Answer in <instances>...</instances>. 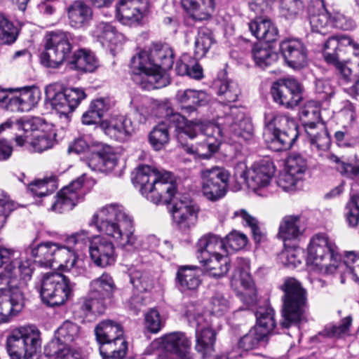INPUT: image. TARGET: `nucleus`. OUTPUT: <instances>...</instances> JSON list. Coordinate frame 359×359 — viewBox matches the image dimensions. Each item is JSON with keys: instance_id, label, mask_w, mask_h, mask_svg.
Returning <instances> with one entry per match:
<instances>
[{"instance_id": "5fc2aeb1", "label": "nucleus", "mask_w": 359, "mask_h": 359, "mask_svg": "<svg viewBox=\"0 0 359 359\" xmlns=\"http://www.w3.org/2000/svg\"><path fill=\"white\" fill-rule=\"evenodd\" d=\"M106 299L96 295L93 297L90 292L87 297L84 298L81 303L80 309L86 316L90 313L102 314L106 309Z\"/></svg>"}, {"instance_id": "9d476101", "label": "nucleus", "mask_w": 359, "mask_h": 359, "mask_svg": "<svg viewBox=\"0 0 359 359\" xmlns=\"http://www.w3.org/2000/svg\"><path fill=\"white\" fill-rule=\"evenodd\" d=\"M202 306L190 303L187 306L185 315L189 323L196 327L195 349L201 355L200 359H228L226 355L214 357L216 332L201 313Z\"/></svg>"}, {"instance_id": "39448f33", "label": "nucleus", "mask_w": 359, "mask_h": 359, "mask_svg": "<svg viewBox=\"0 0 359 359\" xmlns=\"http://www.w3.org/2000/svg\"><path fill=\"white\" fill-rule=\"evenodd\" d=\"M279 288L283 292L281 297V327L288 328L306 322L309 310L308 292L302 283L294 278L287 277L284 279Z\"/></svg>"}, {"instance_id": "2f4dec72", "label": "nucleus", "mask_w": 359, "mask_h": 359, "mask_svg": "<svg viewBox=\"0 0 359 359\" xmlns=\"http://www.w3.org/2000/svg\"><path fill=\"white\" fill-rule=\"evenodd\" d=\"M182 8L196 21L209 20L215 9V0H180Z\"/></svg>"}, {"instance_id": "a18cd8bd", "label": "nucleus", "mask_w": 359, "mask_h": 359, "mask_svg": "<svg viewBox=\"0 0 359 359\" xmlns=\"http://www.w3.org/2000/svg\"><path fill=\"white\" fill-rule=\"evenodd\" d=\"M95 55L83 49L75 52L70 62V67L81 72H93L97 67Z\"/></svg>"}, {"instance_id": "ea45409f", "label": "nucleus", "mask_w": 359, "mask_h": 359, "mask_svg": "<svg viewBox=\"0 0 359 359\" xmlns=\"http://www.w3.org/2000/svg\"><path fill=\"white\" fill-rule=\"evenodd\" d=\"M96 339L100 346L115 339L123 338V330L121 325L111 320L100 322L95 329Z\"/></svg>"}, {"instance_id": "1a4fd4ad", "label": "nucleus", "mask_w": 359, "mask_h": 359, "mask_svg": "<svg viewBox=\"0 0 359 359\" xmlns=\"http://www.w3.org/2000/svg\"><path fill=\"white\" fill-rule=\"evenodd\" d=\"M6 346L10 359H37L41 346V332L33 325L16 327L6 337Z\"/></svg>"}, {"instance_id": "a211bd4d", "label": "nucleus", "mask_w": 359, "mask_h": 359, "mask_svg": "<svg viewBox=\"0 0 359 359\" xmlns=\"http://www.w3.org/2000/svg\"><path fill=\"white\" fill-rule=\"evenodd\" d=\"M273 100L287 109L297 106L302 100V85L294 78L279 79L271 86Z\"/></svg>"}, {"instance_id": "864d4df0", "label": "nucleus", "mask_w": 359, "mask_h": 359, "mask_svg": "<svg viewBox=\"0 0 359 359\" xmlns=\"http://www.w3.org/2000/svg\"><path fill=\"white\" fill-rule=\"evenodd\" d=\"M267 337L264 333L254 326L238 341V347L248 351L257 348Z\"/></svg>"}, {"instance_id": "de8ad7c7", "label": "nucleus", "mask_w": 359, "mask_h": 359, "mask_svg": "<svg viewBox=\"0 0 359 359\" xmlns=\"http://www.w3.org/2000/svg\"><path fill=\"white\" fill-rule=\"evenodd\" d=\"M55 133L53 130H45L34 135V137L28 139L26 147L33 151L42 152L53 147L55 142Z\"/></svg>"}, {"instance_id": "0e129e2a", "label": "nucleus", "mask_w": 359, "mask_h": 359, "mask_svg": "<svg viewBox=\"0 0 359 359\" xmlns=\"http://www.w3.org/2000/svg\"><path fill=\"white\" fill-rule=\"evenodd\" d=\"M315 93L320 102L330 100L334 95V88L327 80L317 79L315 82Z\"/></svg>"}, {"instance_id": "f257e3e1", "label": "nucleus", "mask_w": 359, "mask_h": 359, "mask_svg": "<svg viewBox=\"0 0 359 359\" xmlns=\"http://www.w3.org/2000/svg\"><path fill=\"white\" fill-rule=\"evenodd\" d=\"M102 234L91 238L89 244L90 257L95 264L100 267L110 266L115 262L114 243L125 248L132 247L136 242L133 217L118 204H109L94 213L89 222Z\"/></svg>"}, {"instance_id": "6e6552de", "label": "nucleus", "mask_w": 359, "mask_h": 359, "mask_svg": "<svg viewBox=\"0 0 359 359\" xmlns=\"http://www.w3.org/2000/svg\"><path fill=\"white\" fill-rule=\"evenodd\" d=\"M264 137L269 147L276 151L287 150L299 135L298 126L293 118L277 111L264 114Z\"/></svg>"}, {"instance_id": "7ed1b4c3", "label": "nucleus", "mask_w": 359, "mask_h": 359, "mask_svg": "<svg viewBox=\"0 0 359 359\" xmlns=\"http://www.w3.org/2000/svg\"><path fill=\"white\" fill-rule=\"evenodd\" d=\"M175 128L176 138L182 148L187 154L195 158H209V153H204L201 144L194 148L186 141V137L194 139L200 134L211 135L209 131H216L219 134V128L212 124H204L201 120L189 121L178 112H174L170 107L165 108V120L155 126L151 131L149 140L154 149H163L170 140L169 129Z\"/></svg>"}, {"instance_id": "3c124183", "label": "nucleus", "mask_w": 359, "mask_h": 359, "mask_svg": "<svg viewBox=\"0 0 359 359\" xmlns=\"http://www.w3.org/2000/svg\"><path fill=\"white\" fill-rule=\"evenodd\" d=\"M176 97L182 104H190L203 106L206 104L209 100V97L205 91L192 89L178 90Z\"/></svg>"}, {"instance_id": "72a5a7b5", "label": "nucleus", "mask_w": 359, "mask_h": 359, "mask_svg": "<svg viewBox=\"0 0 359 359\" xmlns=\"http://www.w3.org/2000/svg\"><path fill=\"white\" fill-rule=\"evenodd\" d=\"M309 22L313 32L325 34L324 31L331 25L330 13L325 8L323 0H316L313 5L309 7Z\"/></svg>"}, {"instance_id": "052dcab7", "label": "nucleus", "mask_w": 359, "mask_h": 359, "mask_svg": "<svg viewBox=\"0 0 359 359\" xmlns=\"http://www.w3.org/2000/svg\"><path fill=\"white\" fill-rule=\"evenodd\" d=\"M352 323V318L347 316L343 318L339 325H327L324 330L319 332V335L325 337H342L348 334Z\"/></svg>"}, {"instance_id": "f704fd0d", "label": "nucleus", "mask_w": 359, "mask_h": 359, "mask_svg": "<svg viewBox=\"0 0 359 359\" xmlns=\"http://www.w3.org/2000/svg\"><path fill=\"white\" fill-rule=\"evenodd\" d=\"M40 100L39 90L35 87L15 88L14 107L11 111H29L33 109Z\"/></svg>"}, {"instance_id": "20e7f679", "label": "nucleus", "mask_w": 359, "mask_h": 359, "mask_svg": "<svg viewBox=\"0 0 359 359\" xmlns=\"http://www.w3.org/2000/svg\"><path fill=\"white\" fill-rule=\"evenodd\" d=\"M0 288L1 292L13 294L20 293L25 297L27 281L32 278V269L27 261L19 259L14 249L0 247Z\"/></svg>"}, {"instance_id": "cd10ccee", "label": "nucleus", "mask_w": 359, "mask_h": 359, "mask_svg": "<svg viewBox=\"0 0 359 359\" xmlns=\"http://www.w3.org/2000/svg\"><path fill=\"white\" fill-rule=\"evenodd\" d=\"M204 270L212 277L222 278L226 275L230 269V259L227 253H215L208 255L205 252L203 257H198Z\"/></svg>"}, {"instance_id": "473e14b6", "label": "nucleus", "mask_w": 359, "mask_h": 359, "mask_svg": "<svg viewBox=\"0 0 359 359\" xmlns=\"http://www.w3.org/2000/svg\"><path fill=\"white\" fill-rule=\"evenodd\" d=\"M25 305V297L20 293L0 294V324L7 323L11 318L20 312Z\"/></svg>"}, {"instance_id": "338daca9", "label": "nucleus", "mask_w": 359, "mask_h": 359, "mask_svg": "<svg viewBox=\"0 0 359 359\" xmlns=\"http://www.w3.org/2000/svg\"><path fill=\"white\" fill-rule=\"evenodd\" d=\"M224 241L227 250L229 248L233 251H237L246 245L248 238L244 233L233 231L226 236Z\"/></svg>"}, {"instance_id": "603ef678", "label": "nucleus", "mask_w": 359, "mask_h": 359, "mask_svg": "<svg viewBox=\"0 0 359 359\" xmlns=\"http://www.w3.org/2000/svg\"><path fill=\"white\" fill-rule=\"evenodd\" d=\"M218 95L226 103L233 102L237 100L241 90L237 83L230 80H219L215 82Z\"/></svg>"}, {"instance_id": "79ce46f5", "label": "nucleus", "mask_w": 359, "mask_h": 359, "mask_svg": "<svg viewBox=\"0 0 359 359\" xmlns=\"http://www.w3.org/2000/svg\"><path fill=\"white\" fill-rule=\"evenodd\" d=\"M198 257H203L205 252L211 256L216 253H228L226 243L224 239L213 233L203 236L197 243Z\"/></svg>"}, {"instance_id": "c756f323", "label": "nucleus", "mask_w": 359, "mask_h": 359, "mask_svg": "<svg viewBox=\"0 0 359 359\" xmlns=\"http://www.w3.org/2000/svg\"><path fill=\"white\" fill-rule=\"evenodd\" d=\"M67 15L72 27L84 28L93 18V10L85 1L76 0L67 8Z\"/></svg>"}, {"instance_id": "c85d7f7f", "label": "nucleus", "mask_w": 359, "mask_h": 359, "mask_svg": "<svg viewBox=\"0 0 359 359\" xmlns=\"http://www.w3.org/2000/svg\"><path fill=\"white\" fill-rule=\"evenodd\" d=\"M164 348L175 353L179 359H193L190 355L191 341L183 332H176L162 338Z\"/></svg>"}, {"instance_id": "ddd939ff", "label": "nucleus", "mask_w": 359, "mask_h": 359, "mask_svg": "<svg viewBox=\"0 0 359 359\" xmlns=\"http://www.w3.org/2000/svg\"><path fill=\"white\" fill-rule=\"evenodd\" d=\"M130 68L133 80L142 89L150 90L166 85L165 78L154 69L151 57L146 51H140L131 58Z\"/></svg>"}, {"instance_id": "f3484780", "label": "nucleus", "mask_w": 359, "mask_h": 359, "mask_svg": "<svg viewBox=\"0 0 359 359\" xmlns=\"http://www.w3.org/2000/svg\"><path fill=\"white\" fill-rule=\"evenodd\" d=\"M352 39L346 36H336L329 37L324 45L323 56L326 62L333 65L337 74L345 81H349L353 77L351 69L344 62L341 61L340 53L341 47L351 45Z\"/></svg>"}, {"instance_id": "e2e57ef3", "label": "nucleus", "mask_w": 359, "mask_h": 359, "mask_svg": "<svg viewBox=\"0 0 359 359\" xmlns=\"http://www.w3.org/2000/svg\"><path fill=\"white\" fill-rule=\"evenodd\" d=\"M346 221L351 227L359 224V195H353L345 207Z\"/></svg>"}, {"instance_id": "6ab92c4d", "label": "nucleus", "mask_w": 359, "mask_h": 359, "mask_svg": "<svg viewBox=\"0 0 359 359\" xmlns=\"http://www.w3.org/2000/svg\"><path fill=\"white\" fill-rule=\"evenodd\" d=\"M79 336V327L69 320L65 321L55 332V339L45 347L46 354L53 357L60 351L66 353L70 351L69 344L74 341Z\"/></svg>"}, {"instance_id": "680f3d73", "label": "nucleus", "mask_w": 359, "mask_h": 359, "mask_svg": "<svg viewBox=\"0 0 359 359\" xmlns=\"http://www.w3.org/2000/svg\"><path fill=\"white\" fill-rule=\"evenodd\" d=\"M130 281L139 292L151 290L154 285V279L149 273L141 271H133L130 274Z\"/></svg>"}, {"instance_id": "13d9d810", "label": "nucleus", "mask_w": 359, "mask_h": 359, "mask_svg": "<svg viewBox=\"0 0 359 359\" xmlns=\"http://www.w3.org/2000/svg\"><path fill=\"white\" fill-rule=\"evenodd\" d=\"M214 43L211 33L208 30L200 29L194 43V55L196 58L204 57Z\"/></svg>"}, {"instance_id": "4c0bfd02", "label": "nucleus", "mask_w": 359, "mask_h": 359, "mask_svg": "<svg viewBox=\"0 0 359 359\" xmlns=\"http://www.w3.org/2000/svg\"><path fill=\"white\" fill-rule=\"evenodd\" d=\"M117 155L109 147L94 153L88 162V167L94 171L108 172L114 169L118 163Z\"/></svg>"}, {"instance_id": "09e8293b", "label": "nucleus", "mask_w": 359, "mask_h": 359, "mask_svg": "<svg viewBox=\"0 0 359 359\" xmlns=\"http://www.w3.org/2000/svg\"><path fill=\"white\" fill-rule=\"evenodd\" d=\"M251 53L255 65L262 69L271 66L278 60V55L274 51L260 44H255Z\"/></svg>"}, {"instance_id": "b1692460", "label": "nucleus", "mask_w": 359, "mask_h": 359, "mask_svg": "<svg viewBox=\"0 0 359 359\" xmlns=\"http://www.w3.org/2000/svg\"><path fill=\"white\" fill-rule=\"evenodd\" d=\"M100 128L106 135L120 142L128 140L134 131L131 120L123 115L112 116L102 121Z\"/></svg>"}, {"instance_id": "c03bdc74", "label": "nucleus", "mask_w": 359, "mask_h": 359, "mask_svg": "<svg viewBox=\"0 0 359 359\" xmlns=\"http://www.w3.org/2000/svg\"><path fill=\"white\" fill-rule=\"evenodd\" d=\"M115 290L112 278L107 273H103L90 283L88 292L93 297L97 295L107 299L111 297Z\"/></svg>"}, {"instance_id": "9b49d317", "label": "nucleus", "mask_w": 359, "mask_h": 359, "mask_svg": "<svg viewBox=\"0 0 359 359\" xmlns=\"http://www.w3.org/2000/svg\"><path fill=\"white\" fill-rule=\"evenodd\" d=\"M308 262L325 274L333 273L341 261L335 244L325 234H316L308 248Z\"/></svg>"}, {"instance_id": "a19ab883", "label": "nucleus", "mask_w": 359, "mask_h": 359, "mask_svg": "<svg viewBox=\"0 0 359 359\" xmlns=\"http://www.w3.org/2000/svg\"><path fill=\"white\" fill-rule=\"evenodd\" d=\"M150 57L154 69H157L163 77V72L172 68L174 63V54L168 45L156 46L151 51Z\"/></svg>"}, {"instance_id": "dca6fc26", "label": "nucleus", "mask_w": 359, "mask_h": 359, "mask_svg": "<svg viewBox=\"0 0 359 359\" xmlns=\"http://www.w3.org/2000/svg\"><path fill=\"white\" fill-rule=\"evenodd\" d=\"M231 174L223 167L215 166L201 171L202 193L211 201H216L227 192Z\"/></svg>"}, {"instance_id": "a878e982", "label": "nucleus", "mask_w": 359, "mask_h": 359, "mask_svg": "<svg viewBox=\"0 0 359 359\" xmlns=\"http://www.w3.org/2000/svg\"><path fill=\"white\" fill-rule=\"evenodd\" d=\"M148 5V0H119L120 22L128 25L139 22L147 12Z\"/></svg>"}, {"instance_id": "aec40b11", "label": "nucleus", "mask_w": 359, "mask_h": 359, "mask_svg": "<svg viewBox=\"0 0 359 359\" xmlns=\"http://www.w3.org/2000/svg\"><path fill=\"white\" fill-rule=\"evenodd\" d=\"M233 267L232 281L236 283H239L245 290L240 292L241 300L247 305L255 304L257 294L253 280L249 273L248 261L243 258H237L233 263Z\"/></svg>"}, {"instance_id": "6e6d98bb", "label": "nucleus", "mask_w": 359, "mask_h": 359, "mask_svg": "<svg viewBox=\"0 0 359 359\" xmlns=\"http://www.w3.org/2000/svg\"><path fill=\"white\" fill-rule=\"evenodd\" d=\"M231 308V302L223 294L217 292L212 295L206 306L208 311L216 316H222Z\"/></svg>"}, {"instance_id": "e433bc0d", "label": "nucleus", "mask_w": 359, "mask_h": 359, "mask_svg": "<svg viewBox=\"0 0 359 359\" xmlns=\"http://www.w3.org/2000/svg\"><path fill=\"white\" fill-rule=\"evenodd\" d=\"M201 281L196 267L182 266L176 274V285L182 293L195 292Z\"/></svg>"}, {"instance_id": "f8f14e48", "label": "nucleus", "mask_w": 359, "mask_h": 359, "mask_svg": "<svg viewBox=\"0 0 359 359\" xmlns=\"http://www.w3.org/2000/svg\"><path fill=\"white\" fill-rule=\"evenodd\" d=\"M75 285L60 273H46L41 283V299L50 306H60L73 295Z\"/></svg>"}, {"instance_id": "37998d69", "label": "nucleus", "mask_w": 359, "mask_h": 359, "mask_svg": "<svg viewBox=\"0 0 359 359\" xmlns=\"http://www.w3.org/2000/svg\"><path fill=\"white\" fill-rule=\"evenodd\" d=\"M344 262L338 263L337 269H339L341 283L344 284L347 280H353L359 283V256H356L353 252H348L346 255Z\"/></svg>"}, {"instance_id": "4be33fe9", "label": "nucleus", "mask_w": 359, "mask_h": 359, "mask_svg": "<svg viewBox=\"0 0 359 359\" xmlns=\"http://www.w3.org/2000/svg\"><path fill=\"white\" fill-rule=\"evenodd\" d=\"M83 184V176L73 181L69 186L62 188L54 198L50 209L61 213L71 210L82 198L81 191Z\"/></svg>"}, {"instance_id": "49530a36", "label": "nucleus", "mask_w": 359, "mask_h": 359, "mask_svg": "<svg viewBox=\"0 0 359 359\" xmlns=\"http://www.w3.org/2000/svg\"><path fill=\"white\" fill-rule=\"evenodd\" d=\"M102 359H123L128 351V343L123 337L100 346Z\"/></svg>"}, {"instance_id": "58836bf2", "label": "nucleus", "mask_w": 359, "mask_h": 359, "mask_svg": "<svg viewBox=\"0 0 359 359\" xmlns=\"http://www.w3.org/2000/svg\"><path fill=\"white\" fill-rule=\"evenodd\" d=\"M304 230L299 216L286 215L280 221L278 236L285 243L287 241L298 238Z\"/></svg>"}, {"instance_id": "8fccbe9b", "label": "nucleus", "mask_w": 359, "mask_h": 359, "mask_svg": "<svg viewBox=\"0 0 359 359\" xmlns=\"http://www.w3.org/2000/svg\"><path fill=\"white\" fill-rule=\"evenodd\" d=\"M274 316L275 311L271 306L259 307L256 312L257 323L255 326L268 336L276 325Z\"/></svg>"}, {"instance_id": "5701e85b", "label": "nucleus", "mask_w": 359, "mask_h": 359, "mask_svg": "<svg viewBox=\"0 0 359 359\" xmlns=\"http://www.w3.org/2000/svg\"><path fill=\"white\" fill-rule=\"evenodd\" d=\"M86 97L84 90L79 88H69L55 93L50 100L53 109L60 114L67 116L72 112Z\"/></svg>"}, {"instance_id": "0eeeda50", "label": "nucleus", "mask_w": 359, "mask_h": 359, "mask_svg": "<svg viewBox=\"0 0 359 359\" xmlns=\"http://www.w3.org/2000/svg\"><path fill=\"white\" fill-rule=\"evenodd\" d=\"M26 252L34 261L45 267H57L71 272L74 276L79 274L82 269L78 265V256L69 248L59 246L57 243L46 242L35 245L34 243L26 248Z\"/></svg>"}, {"instance_id": "4d7b16f0", "label": "nucleus", "mask_w": 359, "mask_h": 359, "mask_svg": "<svg viewBox=\"0 0 359 359\" xmlns=\"http://www.w3.org/2000/svg\"><path fill=\"white\" fill-rule=\"evenodd\" d=\"M18 36V29L4 15L0 13V42L4 44L14 43Z\"/></svg>"}, {"instance_id": "412c9836", "label": "nucleus", "mask_w": 359, "mask_h": 359, "mask_svg": "<svg viewBox=\"0 0 359 359\" xmlns=\"http://www.w3.org/2000/svg\"><path fill=\"white\" fill-rule=\"evenodd\" d=\"M280 51L287 65L294 69L306 66L308 51L304 43L298 39H287L280 43Z\"/></svg>"}, {"instance_id": "c9c22d12", "label": "nucleus", "mask_w": 359, "mask_h": 359, "mask_svg": "<svg viewBox=\"0 0 359 359\" xmlns=\"http://www.w3.org/2000/svg\"><path fill=\"white\" fill-rule=\"evenodd\" d=\"M93 34L103 46L110 48L121 43L125 38L114 26L104 22H100L96 25Z\"/></svg>"}, {"instance_id": "423d86ee", "label": "nucleus", "mask_w": 359, "mask_h": 359, "mask_svg": "<svg viewBox=\"0 0 359 359\" xmlns=\"http://www.w3.org/2000/svg\"><path fill=\"white\" fill-rule=\"evenodd\" d=\"M204 124H210L204 123ZM212 125V123H211ZM222 125L221 128L218 125L213 126L219 128V133L216 131H209L211 135L203 134L207 136V140L201 143V148L204 153L211 152L210 157L215 153L220 144L222 137L226 135H230L232 137H237L244 140H250L254 135V128L249 117H247L245 113L236 107L231 109L229 114H227L223 118V121L219 123Z\"/></svg>"}, {"instance_id": "f03ea898", "label": "nucleus", "mask_w": 359, "mask_h": 359, "mask_svg": "<svg viewBox=\"0 0 359 359\" xmlns=\"http://www.w3.org/2000/svg\"><path fill=\"white\" fill-rule=\"evenodd\" d=\"M133 183L139 186L142 195L154 204L172 202V219L181 231L187 232L196 225L198 207L187 198L182 199L175 196L176 186L170 172H161L149 165H141L137 169Z\"/></svg>"}, {"instance_id": "4468645a", "label": "nucleus", "mask_w": 359, "mask_h": 359, "mask_svg": "<svg viewBox=\"0 0 359 359\" xmlns=\"http://www.w3.org/2000/svg\"><path fill=\"white\" fill-rule=\"evenodd\" d=\"M72 35L63 31L51 32L46 35L45 51L41 55V63L50 68L59 67L72 50Z\"/></svg>"}, {"instance_id": "2eb2a0df", "label": "nucleus", "mask_w": 359, "mask_h": 359, "mask_svg": "<svg viewBox=\"0 0 359 359\" xmlns=\"http://www.w3.org/2000/svg\"><path fill=\"white\" fill-rule=\"evenodd\" d=\"M300 114L301 118L304 119L305 132L311 146L323 151L330 147V137L325 126L320 121L318 109L312 104H308L302 109Z\"/></svg>"}, {"instance_id": "bb28decb", "label": "nucleus", "mask_w": 359, "mask_h": 359, "mask_svg": "<svg viewBox=\"0 0 359 359\" xmlns=\"http://www.w3.org/2000/svg\"><path fill=\"white\" fill-rule=\"evenodd\" d=\"M48 126L40 117H32L16 121L15 128L20 132L15 138L16 144L19 146L26 145L28 139L34 137L35 134L45 131Z\"/></svg>"}, {"instance_id": "7c9ffc66", "label": "nucleus", "mask_w": 359, "mask_h": 359, "mask_svg": "<svg viewBox=\"0 0 359 359\" xmlns=\"http://www.w3.org/2000/svg\"><path fill=\"white\" fill-rule=\"evenodd\" d=\"M252 34L258 40L271 43L278 38V30L272 21L266 17H256L248 23Z\"/></svg>"}, {"instance_id": "393cba45", "label": "nucleus", "mask_w": 359, "mask_h": 359, "mask_svg": "<svg viewBox=\"0 0 359 359\" xmlns=\"http://www.w3.org/2000/svg\"><path fill=\"white\" fill-rule=\"evenodd\" d=\"M275 172V165L269 159L255 162L248 170V187L253 191L269 185Z\"/></svg>"}, {"instance_id": "774afa93", "label": "nucleus", "mask_w": 359, "mask_h": 359, "mask_svg": "<svg viewBox=\"0 0 359 359\" xmlns=\"http://www.w3.org/2000/svg\"><path fill=\"white\" fill-rule=\"evenodd\" d=\"M162 327L159 313L156 309H151L145 314V327L151 333H157Z\"/></svg>"}, {"instance_id": "69168bd1", "label": "nucleus", "mask_w": 359, "mask_h": 359, "mask_svg": "<svg viewBox=\"0 0 359 359\" xmlns=\"http://www.w3.org/2000/svg\"><path fill=\"white\" fill-rule=\"evenodd\" d=\"M287 167L288 171L302 178V175L307 169V163L300 154H294L289 158Z\"/></svg>"}, {"instance_id": "bf43d9fd", "label": "nucleus", "mask_w": 359, "mask_h": 359, "mask_svg": "<svg viewBox=\"0 0 359 359\" xmlns=\"http://www.w3.org/2000/svg\"><path fill=\"white\" fill-rule=\"evenodd\" d=\"M235 217H241L245 225L248 226L252 231V234L255 243L262 242L265 238V233L259 225L257 219L250 215L245 210H240L234 212Z\"/></svg>"}]
</instances>
